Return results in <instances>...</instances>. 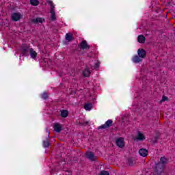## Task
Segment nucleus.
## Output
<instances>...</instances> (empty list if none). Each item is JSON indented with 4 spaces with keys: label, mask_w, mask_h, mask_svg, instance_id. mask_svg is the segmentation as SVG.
I'll use <instances>...</instances> for the list:
<instances>
[{
    "label": "nucleus",
    "mask_w": 175,
    "mask_h": 175,
    "mask_svg": "<svg viewBox=\"0 0 175 175\" xmlns=\"http://www.w3.org/2000/svg\"><path fill=\"white\" fill-rule=\"evenodd\" d=\"M165 168L159 164V163H155L154 166L153 167V174L154 175H161L163 173V170Z\"/></svg>",
    "instance_id": "nucleus-1"
},
{
    "label": "nucleus",
    "mask_w": 175,
    "mask_h": 175,
    "mask_svg": "<svg viewBox=\"0 0 175 175\" xmlns=\"http://www.w3.org/2000/svg\"><path fill=\"white\" fill-rule=\"evenodd\" d=\"M29 50H31L29 45L27 44H22L21 47V53L23 57H28V53H29Z\"/></svg>",
    "instance_id": "nucleus-2"
},
{
    "label": "nucleus",
    "mask_w": 175,
    "mask_h": 175,
    "mask_svg": "<svg viewBox=\"0 0 175 175\" xmlns=\"http://www.w3.org/2000/svg\"><path fill=\"white\" fill-rule=\"evenodd\" d=\"M110 126H113L112 120H108L107 122H105V124L98 126V129H107L108 128H110Z\"/></svg>",
    "instance_id": "nucleus-3"
},
{
    "label": "nucleus",
    "mask_w": 175,
    "mask_h": 175,
    "mask_svg": "<svg viewBox=\"0 0 175 175\" xmlns=\"http://www.w3.org/2000/svg\"><path fill=\"white\" fill-rule=\"evenodd\" d=\"M157 163L165 168V167H166V165H167V163H169V159H167L165 156H163L160 158V161L158 162Z\"/></svg>",
    "instance_id": "nucleus-4"
},
{
    "label": "nucleus",
    "mask_w": 175,
    "mask_h": 175,
    "mask_svg": "<svg viewBox=\"0 0 175 175\" xmlns=\"http://www.w3.org/2000/svg\"><path fill=\"white\" fill-rule=\"evenodd\" d=\"M85 155L86 158H88V159H89L90 161H92V162H94L97 159L96 156H95V154L92 152H86Z\"/></svg>",
    "instance_id": "nucleus-5"
},
{
    "label": "nucleus",
    "mask_w": 175,
    "mask_h": 175,
    "mask_svg": "<svg viewBox=\"0 0 175 175\" xmlns=\"http://www.w3.org/2000/svg\"><path fill=\"white\" fill-rule=\"evenodd\" d=\"M21 18V13L20 12H14L11 15V19L12 21H18Z\"/></svg>",
    "instance_id": "nucleus-6"
},
{
    "label": "nucleus",
    "mask_w": 175,
    "mask_h": 175,
    "mask_svg": "<svg viewBox=\"0 0 175 175\" xmlns=\"http://www.w3.org/2000/svg\"><path fill=\"white\" fill-rule=\"evenodd\" d=\"M116 146L120 148H122L125 147V142L124 141V138L120 137L116 140Z\"/></svg>",
    "instance_id": "nucleus-7"
},
{
    "label": "nucleus",
    "mask_w": 175,
    "mask_h": 175,
    "mask_svg": "<svg viewBox=\"0 0 175 175\" xmlns=\"http://www.w3.org/2000/svg\"><path fill=\"white\" fill-rule=\"evenodd\" d=\"M79 46V49L81 50H87V49H90V45L87 43V40H83Z\"/></svg>",
    "instance_id": "nucleus-8"
},
{
    "label": "nucleus",
    "mask_w": 175,
    "mask_h": 175,
    "mask_svg": "<svg viewBox=\"0 0 175 175\" xmlns=\"http://www.w3.org/2000/svg\"><path fill=\"white\" fill-rule=\"evenodd\" d=\"M53 128L55 132H57V133H59V132L62 131V125H61L59 123H55Z\"/></svg>",
    "instance_id": "nucleus-9"
},
{
    "label": "nucleus",
    "mask_w": 175,
    "mask_h": 175,
    "mask_svg": "<svg viewBox=\"0 0 175 175\" xmlns=\"http://www.w3.org/2000/svg\"><path fill=\"white\" fill-rule=\"evenodd\" d=\"M137 54L140 58H146V55H147V53H146V51L143 49H139L137 51Z\"/></svg>",
    "instance_id": "nucleus-10"
},
{
    "label": "nucleus",
    "mask_w": 175,
    "mask_h": 175,
    "mask_svg": "<svg viewBox=\"0 0 175 175\" xmlns=\"http://www.w3.org/2000/svg\"><path fill=\"white\" fill-rule=\"evenodd\" d=\"M29 53L30 54L31 58H33V59H36L38 57V53H36V51H35L32 48L29 49Z\"/></svg>",
    "instance_id": "nucleus-11"
},
{
    "label": "nucleus",
    "mask_w": 175,
    "mask_h": 175,
    "mask_svg": "<svg viewBox=\"0 0 175 175\" xmlns=\"http://www.w3.org/2000/svg\"><path fill=\"white\" fill-rule=\"evenodd\" d=\"M139 154L141 157H145L146 155H148V150L145 148H141L139 150Z\"/></svg>",
    "instance_id": "nucleus-12"
},
{
    "label": "nucleus",
    "mask_w": 175,
    "mask_h": 175,
    "mask_svg": "<svg viewBox=\"0 0 175 175\" xmlns=\"http://www.w3.org/2000/svg\"><path fill=\"white\" fill-rule=\"evenodd\" d=\"M132 61L134 62V64H139V62H142V61H143V59L139 55H135L133 57Z\"/></svg>",
    "instance_id": "nucleus-13"
},
{
    "label": "nucleus",
    "mask_w": 175,
    "mask_h": 175,
    "mask_svg": "<svg viewBox=\"0 0 175 175\" xmlns=\"http://www.w3.org/2000/svg\"><path fill=\"white\" fill-rule=\"evenodd\" d=\"M159 136H161V135L159 133H157L156 136L151 138L150 142L152 143V144H157V143H158V140L159 139Z\"/></svg>",
    "instance_id": "nucleus-14"
},
{
    "label": "nucleus",
    "mask_w": 175,
    "mask_h": 175,
    "mask_svg": "<svg viewBox=\"0 0 175 175\" xmlns=\"http://www.w3.org/2000/svg\"><path fill=\"white\" fill-rule=\"evenodd\" d=\"M73 34L71 33H67L66 34V40H67L68 42H72V40H73Z\"/></svg>",
    "instance_id": "nucleus-15"
},
{
    "label": "nucleus",
    "mask_w": 175,
    "mask_h": 175,
    "mask_svg": "<svg viewBox=\"0 0 175 175\" xmlns=\"http://www.w3.org/2000/svg\"><path fill=\"white\" fill-rule=\"evenodd\" d=\"M83 75L85 77H89L90 75H91V71H90V68L86 67L83 71Z\"/></svg>",
    "instance_id": "nucleus-16"
},
{
    "label": "nucleus",
    "mask_w": 175,
    "mask_h": 175,
    "mask_svg": "<svg viewBox=\"0 0 175 175\" xmlns=\"http://www.w3.org/2000/svg\"><path fill=\"white\" fill-rule=\"evenodd\" d=\"M60 116L63 118H66V117H68V116H69V111H68V110H65V109L62 110Z\"/></svg>",
    "instance_id": "nucleus-17"
},
{
    "label": "nucleus",
    "mask_w": 175,
    "mask_h": 175,
    "mask_svg": "<svg viewBox=\"0 0 175 175\" xmlns=\"http://www.w3.org/2000/svg\"><path fill=\"white\" fill-rule=\"evenodd\" d=\"M139 43H146V37L143 35H139L137 38Z\"/></svg>",
    "instance_id": "nucleus-18"
},
{
    "label": "nucleus",
    "mask_w": 175,
    "mask_h": 175,
    "mask_svg": "<svg viewBox=\"0 0 175 175\" xmlns=\"http://www.w3.org/2000/svg\"><path fill=\"white\" fill-rule=\"evenodd\" d=\"M136 139L137 140L143 141L146 137H144V135H143L140 131L138 132V135L136 137Z\"/></svg>",
    "instance_id": "nucleus-19"
},
{
    "label": "nucleus",
    "mask_w": 175,
    "mask_h": 175,
    "mask_svg": "<svg viewBox=\"0 0 175 175\" xmlns=\"http://www.w3.org/2000/svg\"><path fill=\"white\" fill-rule=\"evenodd\" d=\"M51 14L52 21H55L57 20V17H55V11L54 10H51Z\"/></svg>",
    "instance_id": "nucleus-20"
},
{
    "label": "nucleus",
    "mask_w": 175,
    "mask_h": 175,
    "mask_svg": "<svg viewBox=\"0 0 175 175\" xmlns=\"http://www.w3.org/2000/svg\"><path fill=\"white\" fill-rule=\"evenodd\" d=\"M51 146V144L50 143V142H49V140L43 141V147H44V148H49V147Z\"/></svg>",
    "instance_id": "nucleus-21"
},
{
    "label": "nucleus",
    "mask_w": 175,
    "mask_h": 175,
    "mask_svg": "<svg viewBox=\"0 0 175 175\" xmlns=\"http://www.w3.org/2000/svg\"><path fill=\"white\" fill-rule=\"evenodd\" d=\"M30 3L32 6H38L40 2H39V0H31Z\"/></svg>",
    "instance_id": "nucleus-22"
},
{
    "label": "nucleus",
    "mask_w": 175,
    "mask_h": 175,
    "mask_svg": "<svg viewBox=\"0 0 175 175\" xmlns=\"http://www.w3.org/2000/svg\"><path fill=\"white\" fill-rule=\"evenodd\" d=\"M85 110H91L92 109V103H88L84 105Z\"/></svg>",
    "instance_id": "nucleus-23"
},
{
    "label": "nucleus",
    "mask_w": 175,
    "mask_h": 175,
    "mask_svg": "<svg viewBox=\"0 0 175 175\" xmlns=\"http://www.w3.org/2000/svg\"><path fill=\"white\" fill-rule=\"evenodd\" d=\"M33 23H43L42 18H36V19L32 20Z\"/></svg>",
    "instance_id": "nucleus-24"
},
{
    "label": "nucleus",
    "mask_w": 175,
    "mask_h": 175,
    "mask_svg": "<svg viewBox=\"0 0 175 175\" xmlns=\"http://www.w3.org/2000/svg\"><path fill=\"white\" fill-rule=\"evenodd\" d=\"M42 99H44V100H46V99L49 98V94H47V92H44L42 94Z\"/></svg>",
    "instance_id": "nucleus-25"
},
{
    "label": "nucleus",
    "mask_w": 175,
    "mask_h": 175,
    "mask_svg": "<svg viewBox=\"0 0 175 175\" xmlns=\"http://www.w3.org/2000/svg\"><path fill=\"white\" fill-rule=\"evenodd\" d=\"M134 161H133V159H132L131 158H129L128 159V164L129 165V166H133L134 165Z\"/></svg>",
    "instance_id": "nucleus-26"
},
{
    "label": "nucleus",
    "mask_w": 175,
    "mask_h": 175,
    "mask_svg": "<svg viewBox=\"0 0 175 175\" xmlns=\"http://www.w3.org/2000/svg\"><path fill=\"white\" fill-rule=\"evenodd\" d=\"M99 175H110V173H109V172L107 171H100V174Z\"/></svg>",
    "instance_id": "nucleus-27"
},
{
    "label": "nucleus",
    "mask_w": 175,
    "mask_h": 175,
    "mask_svg": "<svg viewBox=\"0 0 175 175\" xmlns=\"http://www.w3.org/2000/svg\"><path fill=\"white\" fill-rule=\"evenodd\" d=\"M99 68V63H96L94 66H91V69L94 70V69H98Z\"/></svg>",
    "instance_id": "nucleus-28"
},
{
    "label": "nucleus",
    "mask_w": 175,
    "mask_h": 175,
    "mask_svg": "<svg viewBox=\"0 0 175 175\" xmlns=\"http://www.w3.org/2000/svg\"><path fill=\"white\" fill-rule=\"evenodd\" d=\"M165 100H169V98H167V96L163 95L162 99L161 100V102H165Z\"/></svg>",
    "instance_id": "nucleus-29"
},
{
    "label": "nucleus",
    "mask_w": 175,
    "mask_h": 175,
    "mask_svg": "<svg viewBox=\"0 0 175 175\" xmlns=\"http://www.w3.org/2000/svg\"><path fill=\"white\" fill-rule=\"evenodd\" d=\"M49 3L51 4V10H54V5H53V1H50Z\"/></svg>",
    "instance_id": "nucleus-30"
},
{
    "label": "nucleus",
    "mask_w": 175,
    "mask_h": 175,
    "mask_svg": "<svg viewBox=\"0 0 175 175\" xmlns=\"http://www.w3.org/2000/svg\"><path fill=\"white\" fill-rule=\"evenodd\" d=\"M90 124L89 122H85L82 124V125H88Z\"/></svg>",
    "instance_id": "nucleus-31"
},
{
    "label": "nucleus",
    "mask_w": 175,
    "mask_h": 175,
    "mask_svg": "<svg viewBox=\"0 0 175 175\" xmlns=\"http://www.w3.org/2000/svg\"><path fill=\"white\" fill-rule=\"evenodd\" d=\"M49 137H50V136H49V135H48V139H49Z\"/></svg>",
    "instance_id": "nucleus-32"
}]
</instances>
